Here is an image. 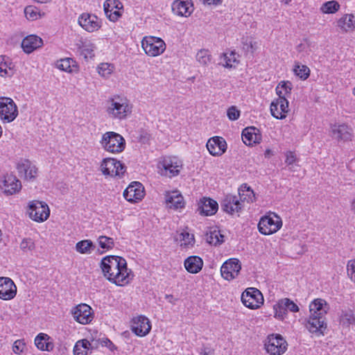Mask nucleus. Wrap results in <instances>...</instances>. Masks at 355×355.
<instances>
[{
    "label": "nucleus",
    "instance_id": "nucleus-18",
    "mask_svg": "<svg viewBox=\"0 0 355 355\" xmlns=\"http://www.w3.org/2000/svg\"><path fill=\"white\" fill-rule=\"evenodd\" d=\"M175 159V158L164 157L159 162V167L161 169L162 175L171 178L179 174L181 165Z\"/></svg>",
    "mask_w": 355,
    "mask_h": 355
},
{
    "label": "nucleus",
    "instance_id": "nucleus-2",
    "mask_svg": "<svg viewBox=\"0 0 355 355\" xmlns=\"http://www.w3.org/2000/svg\"><path fill=\"white\" fill-rule=\"evenodd\" d=\"M329 307L327 302L321 298L315 299L309 304L310 315L305 323L310 333H324L327 324L325 315Z\"/></svg>",
    "mask_w": 355,
    "mask_h": 355
},
{
    "label": "nucleus",
    "instance_id": "nucleus-9",
    "mask_svg": "<svg viewBox=\"0 0 355 355\" xmlns=\"http://www.w3.org/2000/svg\"><path fill=\"white\" fill-rule=\"evenodd\" d=\"M28 212L32 220L39 223L45 221L50 215V210L47 204L38 200L31 202Z\"/></svg>",
    "mask_w": 355,
    "mask_h": 355
},
{
    "label": "nucleus",
    "instance_id": "nucleus-53",
    "mask_svg": "<svg viewBox=\"0 0 355 355\" xmlns=\"http://www.w3.org/2000/svg\"><path fill=\"white\" fill-rule=\"evenodd\" d=\"M234 55H235V53H234V52H232V53H230V56H232H232H233V58H231L228 57V56L227 55V54H225V53H224V54H223L224 60H225V64H224L225 67H226V68H231V67H232V65L231 62H236V58H234Z\"/></svg>",
    "mask_w": 355,
    "mask_h": 355
},
{
    "label": "nucleus",
    "instance_id": "nucleus-64",
    "mask_svg": "<svg viewBox=\"0 0 355 355\" xmlns=\"http://www.w3.org/2000/svg\"><path fill=\"white\" fill-rule=\"evenodd\" d=\"M220 2V0H213V4H218Z\"/></svg>",
    "mask_w": 355,
    "mask_h": 355
},
{
    "label": "nucleus",
    "instance_id": "nucleus-10",
    "mask_svg": "<svg viewBox=\"0 0 355 355\" xmlns=\"http://www.w3.org/2000/svg\"><path fill=\"white\" fill-rule=\"evenodd\" d=\"M18 110L13 100L9 97H0V118L7 122L14 121Z\"/></svg>",
    "mask_w": 355,
    "mask_h": 355
},
{
    "label": "nucleus",
    "instance_id": "nucleus-27",
    "mask_svg": "<svg viewBox=\"0 0 355 355\" xmlns=\"http://www.w3.org/2000/svg\"><path fill=\"white\" fill-rule=\"evenodd\" d=\"M259 130L251 126L243 129L242 132V140L247 146H252L253 144L259 143L261 135Z\"/></svg>",
    "mask_w": 355,
    "mask_h": 355
},
{
    "label": "nucleus",
    "instance_id": "nucleus-49",
    "mask_svg": "<svg viewBox=\"0 0 355 355\" xmlns=\"http://www.w3.org/2000/svg\"><path fill=\"white\" fill-rule=\"evenodd\" d=\"M80 54L83 55L85 59H87L88 57H94V53L93 47L87 45H83L81 47Z\"/></svg>",
    "mask_w": 355,
    "mask_h": 355
},
{
    "label": "nucleus",
    "instance_id": "nucleus-57",
    "mask_svg": "<svg viewBox=\"0 0 355 355\" xmlns=\"http://www.w3.org/2000/svg\"><path fill=\"white\" fill-rule=\"evenodd\" d=\"M78 342H80V345H83V347H80L81 349H86V350H88L89 349V347L90 346V343L88 340H78Z\"/></svg>",
    "mask_w": 355,
    "mask_h": 355
},
{
    "label": "nucleus",
    "instance_id": "nucleus-55",
    "mask_svg": "<svg viewBox=\"0 0 355 355\" xmlns=\"http://www.w3.org/2000/svg\"><path fill=\"white\" fill-rule=\"evenodd\" d=\"M279 311L275 307V317H277L279 318H283L284 315L286 313V310L285 307L284 306L283 304L282 303L281 305L278 306Z\"/></svg>",
    "mask_w": 355,
    "mask_h": 355
},
{
    "label": "nucleus",
    "instance_id": "nucleus-51",
    "mask_svg": "<svg viewBox=\"0 0 355 355\" xmlns=\"http://www.w3.org/2000/svg\"><path fill=\"white\" fill-rule=\"evenodd\" d=\"M348 275L351 276V279L355 282V260L349 261L347 263Z\"/></svg>",
    "mask_w": 355,
    "mask_h": 355
},
{
    "label": "nucleus",
    "instance_id": "nucleus-60",
    "mask_svg": "<svg viewBox=\"0 0 355 355\" xmlns=\"http://www.w3.org/2000/svg\"><path fill=\"white\" fill-rule=\"evenodd\" d=\"M351 207H352V210L355 214V198L352 200Z\"/></svg>",
    "mask_w": 355,
    "mask_h": 355
},
{
    "label": "nucleus",
    "instance_id": "nucleus-30",
    "mask_svg": "<svg viewBox=\"0 0 355 355\" xmlns=\"http://www.w3.org/2000/svg\"><path fill=\"white\" fill-rule=\"evenodd\" d=\"M203 266V261L198 256H190L184 261L186 270L193 274L199 272Z\"/></svg>",
    "mask_w": 355,
    "mask_h": 355
},
{
    "label": "nucleus",
    "instance_id": "nucleus-8",
    "mask_svg": "<svg viewBox=\"0 0 355 355\" xmlns=\"http://www.w3.org/2000/svg\"><path fill=\"white\" fill-rule=\"evenodd\" d=\"M141 46L145 53L152 57L162 54L166 49L164 42L161 38L155 37H144Z\"/></svg>",
    "mask_w": 355,
    "mask_h": 355
},
{
    "label": "nucleus",
    "instance_id": "nucleus-52",
    "mask_svg": "<svg viewBox=\"0 0 355 355\" xmlns=\"http://www.w3.org/2000/svg\"><path fill=\"white\" fill-rule=\"evenodd\" d=\"M80 342H77L73 348L74 355H87V350L81 349Z\"/></svg>",
    "mask_w": 355,
    "mask_h": 355
},
{
    "label": "nucleus",
    "instance_id": "nucleus-11",
    "mask_svg": "<svg viewBox=\"0 0 355 355\" xmlns=\"http://www.w3.org/2000/svg\"><path fill=\"white\" fill-rule=\"evenodd\" d=\"M241 301L246 307L256 309L263 303V297L257 288H248L241 295Z\"/></svg>",
    "mask_w": 355,
    "mask_h": 355
},
{
    "label": "nucleus",
    "instance_id": "nucleus-16",
    "mask_svg": "<svg viewBox=\"0 0 355 355\" xmlns=\"http://www.w3.org/2000/svg\"><path fill=\"white\" fill-rule=\"evenodd\" d=\"M144 196V187L139 182H132L124 191L123 197L130 202L141 200Z\"/></svg>",
    "mask_w": 355,
    "mask_h": 355
},
{
    "label": "nucleus",
    "instance_id": "nucleus-13",
    "mask_svg": "<svg viewBox=\"0 0 355 355\" xmlns=\"http://www.w3.org/2000/svg\"><path fill=\"white\" fill-rule=\"evenodd\" d=\"M278 98L273 101L270 104V112L273 117L277 119H283L286 116L288 112V101L287 98L281 96V92H279Z\"/></svg>",
    "mask_w": 355,
    "mask_h": 355
},
{
    "label": "nucleus",
    "instance_id": "nucleus-31",
    "mask_svg": "<svg viewBox=\"0 0 355 355\" xmlns=\"http://www.w3.org/2000/svg\"><path fill=\"white\" fill-rule=\"evenodd\" d=\"M35 344L38 349L42 351H51L54 347L49 334H37L35 338Z\"/></svg>",
    "mask_w": 355,
    "mask_h": 355
},
{
    "label": "nucleus",
    "instance_id": "nucleus-41",
    "mask_svg": "<svg viewBox=\"0 0 355 355\" xmlns=\"http://www.w3.org/2000/svg\"><path fill=\"white\" fill-rule=\"evenodd\" d=\"M24 14L28 20H35L41 16L37 8L33 6H28L24 9Z\"/></svg>",
    "mask_w": 355,
    "mask_h": 355
},
{
    "label": "nucleus",
    "instance_id": "nucleus-28",
    "mask_svg": "<svg viewBox=\"0 0 355 355\" xmlns=\"http://www.w3.org/2000/svg\"><path fill=\"white\" fill-rule=\"evenodd\" d=\"M165 202L169 208L177 209L184 207L183 197L178 191L166 192L165 194Z\"/></svg>",
    "mask_w": 355,
    "mask_h": 355
},
{
    "label": "nucleus",
    "instance_id": "nucleus-22",
    "mask_svg": "<svg viewBox=\"0 0 355 355\" xmlns=\"http://www.w3.org/2000/svg\"><path fill=\"white\" fill-rule=\"evenodd\" d=\"M332 137L338 140L350 141L353 136L352 128L347 124L336 125L334 124L331 127Z\"/></svg>",
    "mask_w": 355,
    "mask_h": 355
},
{
    "label": "nucleus",
    "instance_id": "nucleus-38",
    "mask_svg": "<svg viewBox=\"0 0 355 355\" xmlns=\"http://www.w3.org/2000/svg\"><path fill=\"white\" fill-rule=\"evenodd\" d=\"M340 8V4L336 1H329L322 4L321 10L324 13L331 14L336 12Z\"/></svg>",
    "mask_w": 355,
    "mask_h": 355
},
{
    "label": "nucleus",
    "instance_id": "nucleus-63",
    "mask_svg": "<svg viewBox=\"0 0 355 355\" xmlns=\"http://www.w3.org/2000/svg\"><path fill=\"white\" fill-rule=\"evenodd\" d=\"M271 153V150L270 149H267L265 152V156H268V155H270Z\"/></svg>",
    "mask_w": 355,
    "mask_h": 355
},
{
    "label": "nucleus",
    "instance_id": "nucleus-14",
    "mask_svg": "<svg viewBox=\"0 0 355 355\" xmlns=\"http://www.w3.org/2000/svg\"><path fill=\"white\" fill-rule=\"evenodd\" d=\"M241 269L239 260L232 258L224 262L220 268V272L224 279L230 281L238 276Z\"/></svg>",
    "mask_w": 355,
    "mask_h": 355
},
{
    "label": "nucleus",
    "instance_id": "nucleus-4",
    "mask_svg": "<svg viewBox=\"0 0 355 355\" xmlns=\"http://www.w3.org/2000/svg\"><path fill=\"white\" fill-rule=\"evenodd\" d=\"M132 112V105L126 98L114 96L107 101V113L110 116L124 119Z\"/></svg>",
    "mask_w": 355,
    "mask_h": 355
},
{
    "label": "nucleus",
    "instance_id": "nucleus-25",
    "mask_svg": "<svg viewBox=\"0 0 355 355\" xmlns=\"http://www.w3.org/2000/svg\"><path fill=\"white\" fill-rule=\"evenodd\" d=\"M193 3L191 0H175L172 4V10L179 16H189L193 12Z\"/></svg>",
    "mask_w": 355,
    "mask_h": 355
},
{
    "label": "nucleus",
    "instance_id": "nucleus-21",
    "mask_svg": "<svg viewBox=\"0 0 355 355\" xmlns=\"http://www.w3.org/2000/svg\"><path fill=\"white\" fill-rule=\"evenodd\" d=\"M17 171L20 177H24L26 180H33L37 172V168L28 159H24L17 165Z\"/></svg>",
    "mask_w": 355,
    "mask_h": 355
},
{
    "label": "nucleus",
    "instance_id": "nucleus-24",
    "mask_svg": "<svg viewBox=\"0 0 355 355\" xmlns=\"http://www.w3.org/2000/svg\"><path fill=\"white\" fill-rule=\"evenodd\" d=\"M132 333H150L151 324L149 319L144 315H139L131 320Z\"/></svg>",
    "mask_w": 355,
    "mask_h": 355
},
{
    "label": "nucleus",
    "instance_id": "nucleus-35",
    "mask_svg": "<svg viewBox=\"0 0 355 355\" xmlns=\"http://www.w3.org/2000/svg\"><path fill=\"white\" fill-rule=\"evenodd\" d=\"M355 324V316L352 311L349 310L343 312L340 316V324L343 327H347L350 324Z\"/></svg>",
    "mask_w": 355,
    "mask_h": 355
},
{
    "label": "nucleus",
    "instance_id": "nucleus-50",
    "mask_svg": "<svg viewBox=\"0 0 355 355\" xmlns=\"http://www.w3.org/2000/svg\"><path fill=\"white\" fill-rule=\"evenodd\" d=\"M25 348V343L21 340H16L12 346V350L15 354H20L24 351V349Z\"/></svg>",
    "mask_w": 355,
    "mask_h": 355
},
{
    "label": "nucleus",
    "instance_id": "nucleus-29",
    "mask_svg": "<svg viewBox=\"0 0 355 355\" xmlns=\"http://www.w3.org/2000/svg\"><path fill=\"white\" fill-rule=\"evenodd\" d=\"M43 44L42 40L35 35L26 37L21 42V47L24 52L31 53Z\"/></svg>",
    "mask_w": 355,
    "mask_h": 355
},
{
    "label": "nucleus",
    "instance_id": "nucleus-33",
    "mask_svg": "<svg viewBox=\"0 0 355 355\" xmlns=\"http://www.w3.org/2000/svg\"><path fill=\"white\" fill-rule=\"evenodd\" d=\"M76 249L81 254H87L95 249V245L90 240H83L76 243Z\"/></svg>",
    "mask_w": 355,
    "mask_h": 355
},
{
    "label": "nucleus",
    "instance_id": "nucleus-56",
    "mask_svg": "<svg viewBox=\"0 0 355 355\" xmlns=\"http://www.w3.org/2000/svg\"><path fill=\"white\" fill-rule=\"evenodd\" d=\"M6 67V63L3 62V58H0V75L1 76H3L8 73Z\"/></svg>",
    "mask_w": 355,
    "mask_h": 355
},
{
    "label": "nucleus",
    "instance_id": "nucleus-15",
    "mask_svg": "<svg viewBox=\"0 0 355 355\" xmlns=\"http://www.w3.org/2000/svg\"><path fill=\"white\" fill-rule=\"evenodd\" d=\"M74 319L82 324H89L94 318L91 306L86 304H80L74 307L72 311Z\"/></svg>",
    "mask_w": 355,
    "mask_h": 355
},
{
    "label": "nucleus",
    "instance_id": "nucleus-58",
    "mask_svg": "<svg viewBox=\"0 0 355 355\" xmlns=\"http://www.w3.org/2000/svg\"><path fill=\"white\" fill-rule=\"evenodd\" d=\"M202 355H214V352L213 349L209 348H204L200 352Z\"/></svg>",
    "mask_w": 355,
    "mask_h": 355
},
{
    "label": "nucleus",
    "instance_id": "nucleus-3",
    "mask_svg": "<svg viewBox=\"0 0 355 355\" xmlns=\"http://www.w3.org/2000/svg\"><path fill=\"white\" fill-rule=\"evenodd\" d=\"M239 191V199L238 196L233 195H227L225 197L220 205L223 211L232 215L241 210L242 206L240 200L253 201L254 198V191L246 184L242 185Z\"/></svg>",
    "mask_w": 355,
    "mask_h": 355
},
{
    "label": "nucleus",
    "instance_id": "nucleus-59",
    "mask_svg": "<svg viewBox=\"0 0 355 355\" xmlns=\"http://www.w3.org/2000/svg\"><path fill=\"white\" fill-rule=\"evenodd\" d=\"M165 298H166V300H168L169 302H171V303H173V295H165Z\"/></svg>",
    "mask_w": 355,
    "mask_h": 355
},
{
    "label": "nucleus",
    "instance_id": "nucleus-61",
    "mask_svg": "<svg viewBox=\"0 0 355 355\" xmlns=\"http://www.w3.org/2000/svg\"><path fill=\"white\" fill-rule=\"evenodd\" d=\"M107 343H109L108 347H110V349L112 350V347H114V345L112 344V343L110 340L107 339L106 344Z\"/></svg>",
    "mask_w": 355,
    "mask_h": 355
},
{
    "label": "nucleus",
    "instance_id": "nucleus-19",
    "mask_svg": "<svg viewBox=\"0 0 355 355\" xmlns=\"http://www.w3.org/2000/svg\"><path fill=\"white\" fill-rule=\"evenodd\" d=\"M207 148L211 155L220 156L227 150V143L223 137H214L208 140Z\"/></svg>",
    "mask_w": 355,
    "mask_h": 355
},
{
    "label": "nucleus",
    "instance_id": "nucleus-20",
    "mask_svg": "<svg viewBox=\"0 0 355 355\" xmlns=\"http://www.w3.org/2000/svg\"><path fill=\"white\" fill-rule=\"evenodd\" d=\"M78 24L85 31L94 32L101 27L98 17L94 15L83 13L78 18Z\"/></svg>",
    "mask_w": 355,
    "mask_h": 355
},
{
    "label": "nucleus",
    "instance_id": "nucleus-62",
    "mask_svg": "<svg viewBox=\"0 0 355 355\" xmlns=\"http://www.w3.org/2000/svg\"><path fill=\"white\" fill-rule=\"evenodd\" d=\"M204 3H207L209 5L213 3V0H202Z\"/></svg>",
    "mask_w": 355,
    "mask_h": 355
},
{
    "label": "nucleus",
    "instance_id": "nucleus-54",
    "mask_svg": "<svg viewBox=\"0 0 355 355\" xmlns=\"http://www.w3.org/2000/svg\"><path fill=\"white\" fill-rule=\"evenodd\" d=\"M286 160L285 162L288 165H292L296 160V157L294 153L291 151H288L286 153Z\"/></svg>",
    "mask_w": 355,
    "mask_h": 355
},
{
    "label": "nucleus",
    "instance_id": "nucleus-45",
    "mask_svg": "<svg viewBox=\"0 0 355 355\" xmlns=\"http://www.w3.org/2000/svg\"><path fill=\"white\" fill-rule=\"evenodd\" d=\"M35 248V243L30 238L24 239L20 243V248L24 252L32 251Z\"/></svg>",
    "mask_w": 355,
    "mask_h": 355
},
{
    "label": "nucleus",
    "instance_id": "nucleus-7",
    "mask_svg": "<svg viewBox=\"0 0 355 355\" xmlns=\"http://www.w3.org/2000/svg\"><path fill=\"white\" fill-rule=\"evenodd\" d=\"M101 170L105 175L121 178L126 171V166L116 159L105 158L101 162Z\"/></svg>",
    "mask_w": 355,
    "mask_h": 355
},
{
    "label": "nucleus",
    "instance_id": "nucleus-23",
    "mask_svg": "<svg viewBox=\"0 0 355 355\" xmlns=\"http://www.w3.org/2000/svg\"><path fill=\"white\" fill-rule=\"evenodd\" d=\"M218 209L217 202L210 198H203L198 203V211L201 215L212 216Z\"/></svg>",
    "mask_w": 355,
    "mask_h": 355
},
{
    "label": "nucleus",
    "instance_id": "nucleus-36",
    "mask_svg": "<svg viewBox=\"0 0 355 355\" xmlns=\"http://www.w3.org/2000/svg\"><path fill=\"white\" fill-rule=\"evenodd\" d=\"M294 73L296 76L302 80L307 79L310 76V69L306 65H302L300 62H296L294 69Z\"/></svg>",
    "mask_w": 355,
    "mask_h": 355
},
{
    "label": "nucleus",
    "instance_id": "nucleus-34",
    "mask_svg": "<svg viewBox=\"0 0 355 355\" xmlns=\"http://www.w3.org/2000/svg\"><path fill=\"white\" fill-rule=\"evenodd\" d=\"M292 87V83L290 81H281L275 89L276 93L279 96L278 92H280L281 96L286 98L291 94Z\"/></svg>",
    "mask_w": 355,
    "mask_h": 355
},
{
    "label": "nucleus",
    "instance_id": "nucleus-1",
    "mask_svg": "<svg viewBox=\"0 0 355 355\" xmlns=\"http://www.w3.org/2000/svg\"><path fill=\"white\" fill-rule=\"evenodd\" d=\"M101 267L104 276L116 286L127 284L133 276L127 268L126 260L121 257L106 256L102 259Z\"/></svg>",
    "mask_w": 355,
    "mask_h": 355
},
{
    "label": "nucleus",
    "instance_id": "nucleus-40",
    "mask_svg": "<svg viewBox=\"0 0 355 355\" xmlns=\"http://www.w3.org/2000/svg\"><path fill=\"white\" fill-rule=\"evenodd\" d=\"M73 63H75V61L73 59L67 58L58 60L56 66L62 71L71 72L72 69L71 67V66H73Z\"/></svg>",
    "mask_w": 355,
    "mask_h": 355
},
{
    "label": "nucleus",
    "instance_id": "nucleus-46",
    "mask_svg": "<svg viewBox=\"0 0 355 355\" xmlns=\"http://www.w3.org/2000/svg\"><path fill=\"white\" fill-rule=\"evenodd\" d=\"M282 303L283 304L286 311L287 309H288L292 312L299 311L298 306L290 299L285 298L284 300L282 301Z\"/></svg>",
    "mask_w": 355,
    "mask_h": 355
},
{
    "label": "nucleus",
    "instance_id": "nucleus-44",
    "mask_svg": "<svg viewBox=\"0 0 355 355\" xmlns=\"http://www.w3.org/2000/svg\"><path fill=\"white\" fill-rule=\"evenodd\" d=\"M113 65L108 63H101L98 67V72L103 77H108L112 72Z\"/></svg>",
    "mask_w": 355,
    "mask_h": 355
},
{
    "label": "nucleus",
    "instance_id": "nucleus-39",
    "mask_svg": "<svg viewBox=\"0 0 355 355\" xmlns=\"http://www.w3.org/2000/svg\"><path fill=\"white\" fill-rule=\"evenodd\" d=\"M196 60L200 64L207 65L211 62V55L208 50L201 49L197 53Z\"/></svg>",
    "mask_w": 355,
    "mask_h": 355
},
{
    "label": "nucleus",
    "instance_id": "nucleus-43",
    "mask_svg": "<svg viewBox=\"0 0 355 355\" xmlns=\"http://www.w3.org/2000/svg\"><path fill=\"white\" fill-rule=\"evenodd\" d=\"M98 244L103 249L110 250L114 246V240L112 238L105 236H101L98 237Z\"/></svg>",
    "mask_w": 355,
    "mask_h": 355
},
{
    "label": "nucleus",
    "instance_id": "nucleus-37",
    "mask_svg": "<svg viewBox=\"0 0 355 355\" xmlns=\"http://www.w3.org/2000/svg\"><path fill=\"white\" fill-rule=\"evenodd\" d=\"M207 240L210 244L217 245H220L224 242V236L219 230L211 231L209 234L207 235Z\"/></svg>",
    "mask_w": 355,
    "mask_h": 355
},
{
    "label": "nucleus",
    "instance_id": "nucleus-48",
    "mask_svg": "<svg viewBox=\"0 0 355 355\" xmlns=\"http://www.w3.org/2000/svg\"><path fill=\"white\" fill-rule=\"evenodd\" d=\"M180 240L184 241V245H193L194 243V236L193 234H190L189 232H182L180 235Z\"/></svg>",
    "mask_w": 355,
    "mask_h": 355
},
{
    "label": "nucleus",
    "instance_id": "nucleus-26",
    "mask_svg": "<svg viewBox=\"0 0 355 355\" xmlns=\"http://www.w3.org/2000/svg\"><path fill=\"white\" fill-rule=\"evenodd\" d=\"M3 188L6 193L12 195L20 191L21 182L13 175H6L3 181Z\"/></svg>",
    "mask_w": 355,
    "mask_h": 355
},
{
    "label": "nucleus",
    "instance_id": "nucleus-42",
    "mask_svg": "<svg viewBox=\"0 0 355 355\" xmlns=\"http://www.w3.org/2000/svg\"><path fill=\"white\" fill-rule=\"evenodd\" d=\"M108 1L109 0H107L104 3L105 13L106 14L107 17L109 18L110 21H115L121 16V12L119 10H114V12H112V9L110 10V6Z\"/></svg>",
    "mask_w": 355,
    "mask_h": 355
},
{
    "label": "nucleus",
    "instance_id": "nucleus-32",
    "mask_svg": "<svg viewBox=\"0 0 355 355\" xmlns=\"http://www.w3.org/2000/svg\"><path fill=\"white\" fill-rule=\"evenodd\" d=\"M354 16L345 15L338 21V26L345 32L352 31L355 28Z\"/></svg>",
    "mask_w": 355,
    "mask_h": 355
},
{
    "label": "nucleus",
    "instance_id": "nucleus-5",
    "mask_svg": "<svg viewBox=\"0 0 355 355\" xmlns=\"http://www.w3.org/2000/svg\"><path fill=\"white\" fill-rule=\"evenodd\" d=\"M101 143L105 150L112 153H121L125 147L123 137L114 132H107L103 134Z\"/></svg>",
    "mask_w": 355,
    "mask_h": 355
},
{
    "label": "nucleus",
    "instance_id": "nucleus-6",
    "mask_svg": "<svg viewBox=\"0 0 355 355\" xmlns=\"http://www.w3.org/2000/svg\"><path fill=\"white\" fill-rule=\"evenodd\" d=\"M287 342L281 334H268L264 349L270 355H282L287 349Z\"/></svg>",
    "mask_w": 355,
    "mask_h": 355
},
{
    "label": "nucleus",
    "instance_id": "nucleus-47",
    "mask_svg": "<svg viewBox=\"0 0 355 355\" xmlns=\"http://www.w3.org/2000/svg\"><path fill=\"white\" fill-rule=\"evenodd\" d=\"M227 115L230 120L235 121L240 116V111L235 107H230L227 111Z\"/></svg>",
    "mask_w": 355,
    "mask_h": 355
},
{
    "label": "nucleus",
    "instance_id": "nucleus-17",
    "mask_svg": "<svg viewBox=\"0 0 355 355\" xmlns=\"http://www.w3.org/2000/svg\"><path fill=\"white\" fill-rule=\"evenodd\" d=\"M17 294V286L9 277H0V298L3 300L13 299Z\"/></svg>",
    "mask_w": 355,
    "mask_h": 355
},
{
    "label": "nucleus",
    "instance_id": "nucleus-12",
    "mask_svg": "<svg viewBox=\"0 0 355 355\" xmlns=\"http://www.w3.org/2000/svg\"><path fill=\"white\" fill-rule=\"evenodd\" d=\"M275 217L276 220L268 216L261 217L258 224V229L261 234L270 235L275 233L280 229L282 222L279 217L277 216Z\"/></svg>",
    "mask_w": 355,
    "mask_h": 355
}]
</instances>
